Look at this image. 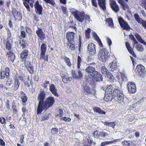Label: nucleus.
Masks as SVG:
<instances>
[{"mask_svg": "<svg viewBox=\"0 0 146 146\" xmlns=\"http://www.w3.org/2000/svg\"><path fill=\"white\" fill-rule=\"evenodd\" d=\"M115 99L119 103H124V95L119 88H116L114 85H107L105 93L104 100L107 102Z\"/></svg>", "mask_w": 146, "mask_h": 146, "instance_id": "f257e3e1", "label": "nucleus"}, {"mask_svg": "<svg viewBox=\"0 0 146 146\" xmlns=\"http://www.w3.org/2000/svg\"><path fill=\"white\" fill-rule=\"evenodd\" d=\"M54 98L52 97H49L46 99L42 105L40 109L37 111V114L40 113L44 110H46L48 108L52 106L54 102Z\"/></svg>", "mask_w": 146, "mask_h": 146, "instance_id": "f03ea898", "label": "nucleus"}, {"mask_svg": "<svg viewBox=\"0 0 146 146\" xmlns=\"http://www.w3.org/2000/svg\"><path fill=\"white\" fill-rule=\"evenodd\" d=\"M71 13L77 21L82 22L86 15L83 11L80 12L76 9H73L71 11Z\"/></svg>", "mask_w": 146, "mask_h": 146, "instance_id": "7ed1b4c3", "label": "nucleus"}, {"mask_svg": "<svg viewBox=\"0 0 146 146\" xmlns=\"http://www.w3.org/2000/svg\"><path fill=\"white\" fill-rule=\"evenodd\" d=\"M46 94L43 89H40L38 96L37 100L39 101L37 110L40 109L41 106L44 102L43 101L45 97Z\"/></svg>", "mask_w": 146, "mask_h": 146, "instance_id": "20e7f679", "label": "nucleus"}, {"mask_svg": "<svg viewBox=\"0 0 146 146\" xmlns=\"http://www.w3.org/2000/svg\"><path fill=\"white\" fill-rule=\"evenodd\" d=\"M110 56L106 48H102L101 49L99 52V57L100 60L104 61Z\"/></svg>", "mask_w": 146, "mask_h": 146, "instance_id": "39448f33", "label": "nucleus"}, {"mask_svg": "<svg viewBox=\"0 0 146 146\" xmlns=\"http://www.w3.org/2000/svg\"><path fill=\"white\" fill-rule=\"evenodd\" d=\"M135 71L138 74L142 77H144L146 75V72L145 68L143 66L139 64L136 66Z\"/></svg>", "mask_w": 146, "mask_h": 146, "instance_id": "423d86ee", "label": "nucleus"}, {"mask_svg": "<svg viewBox=\"0 0 146 146\" xmlns=\"http://www.w3.org/2000/svg\"><path fill=\"white\" fill-rule=\"evenodd\" d=\"M119 22L121 27H123L124 29L127 31L129 30L130 29V27L128 24L125 22L123 19L121 17H119L118 18Z\"/></svg>", "mask_w": 146, "mask_h": 146, "instance_id": "0eeeda50", "label": "nucleus"}, {"mask_svg": "<svg viewBox=\"0 0 146 146\" xmlns=\"http://www.w3.org/2000/svg\"><path fill=\"white\" fill-rule=\"evenodd\" d=\"M128 90L129 93H134L136 91L135 84L133 82H130L127 85Z\"/></svg>", "mask_w": 146, "mask_h": 146, "instance_id": "6e6552de", "label": "nucleus"}, {"mask_svg": "<svg viewBox=\"0 0 146 146\" xmlns=\"http://www.w3.org/2000/svg\"><path fill=\"white\" fill-rule=\"evenodd\" d=\"M36 13L39 15H42V7L41 5L39 4L38 2L37 1L34 5Z\"/></svg>", "mask_w": 146, "mask_h": 146, "instance_id": "1a4fd4ad", "label": "nucleus"}, {"mask_svg": "<svg viewBox=\"0 0 146 146\" xmlns=\"http://www.w3.org/2000/svg\"><path fill=\"white\" fill-rule=\"evenodd\" d=\"M36 33L40 40H43L45 38V35L42 29L38 28Z\"/></svg>", "mask_w": 146, "mask_h": 146, "instance_id": "9d476101", "label": "nucleus"}, {"mask_svg": "<svg viewBox=\"0 0 146 146\" xmlns=\"http://www.w3.org/2000/svg\"><path fill=\"white\" fill-rule=\"evenodd\" d=\"M110 5L112 10L115 13L117 12L119 10V7L115 1H111Z\"/></svg>", "mask_w": 146, "mask_h": 146, "instance_id": "9b49d317", "label": "nucleus"}, {"mask_svg": "<svg viewBox=\"0 0 146 146\" xmlns=\"http://www.w3.org/2000/svg\"><path fill=\"white\" fill-rule=\"evenodd\" d=\"M49 90L55 96L58 97L59 95L57 93L58 90L53 84H50L49 85Z\"/></svg>", "mask_w": 146, "mask_h": 146, "instance_id": "f8f14e48", "label": "nucleus"}, {"mask_svg": "<svg viewBox=\"0 0 146 146\" xmlns=\"http://www.w3.org/2000/svg\"><path fill=\"white\" fill-rule=\"evenodd\" d=\"M9 69L8 68L5 69V70L2 71L0 72V78L3 79L5 77L6 78H7L9 77Z\"/></svg>", "mask_w": 146, "mask_h": 146, "instance_id": "ddd939ff", "label": "nucleus"}, {"mask_svg": "<svg viewBox=\"0 0 146 146\" xmlns=\"http://www.w3.org/2000/svg\"><path fill=\"white\" fill-rule=\"evenodd\" d=\"M88 52L92 55H94L96 53L95 46L94 44H88Z\"/></svg>", "mask_w": 146, "mask_h": 146, "instance_id": "4468645a", "label": "nucleus"}, {"mask_svg": "<svg viewBox=\"0 0 146 146\" xmlns=\"http://www.w3.org/2000/svg\"><path fill=\"white\" fill-rule=\"evenodd\" d=\"M75 36L74 33L72 32H69L67 33L66 38L68 40L67 42H72L74 41Z\"/></svg>", "mask_w": 146, "mask_h": 146, "instance_id": "2eb2a0df", "label": "nucleus"}, {"mask_svg": "<svg viewBox=\"0 0 146 146\" xmlns=\"http://www.w3.org/2000/svg\"><path fill=\"white\" fill-rule=\"evenodd\" d=\"M86 71L92 75L93 76L96 73H97L96 71L95 68L93 66H89L85 69Z\"/></svg>", "mask_w": 146, "mask_h": 146, "instance_id": "dca6fc26", "label": "nucleus"}, {"mask_svg": "<svg viewBox=\"0 0 146 146\" xmlns=\"http://www.w3.org/2000/svg\"><path fill=\"white\" fill-rule=\"evenodd\" d=\"M121 140V139H114L112 141H105L102 142L101 146H106V145H109L110 143L115 144L117 141H119Z\"/></svg>", "mask_w": 146, "mask_h": 146, "instance_id": "f3484780", "label": "nucleus"}, {"mask_svg": "<svg viewBox=\"0 0 146 146\" xmlns=\"http://www.w3.org/2000/svg\"><path fill=\"white\" fill-rule=\"evenodd\" d=\"M97 73H96L93 76L94 77V79L97 81L99 82L100 81H102L103 80V77L102 74L99 73L98 72H97Z\"/></svg>", "mask_w": 146, "mask_h": 146, "instance_id": "a211bd4d", "label": "nucleus"}, {"mask_svg": "<svg viewBox=\"0 0 146 146\" xmlns=\"http://www.w3.org/2000/svg\"><path fill=\"white\" fill-rule=\"evenodd\" d=\"M62 58L64 59V60L66 63L67 65L70 67L72 66V64L70 60L66 56L64 55L62 57Z\"/></svg>", "mask_w": 146, "mask_h": 146, "instance_id": "6ab92c4d", "label": "nucleus"}, {"mask_svg": "<svg viewBox=\"0 0 146 146\" xmlns=\"http://www.w3.org/2000/svg\"><path fill=\"white\" fill-rule=\"evenodd\" d=\"M29 53L27 50H25L21 52L20 54V58L22 60H25L27 56L28 55Z\"/></svg>", "mask_w": 146, "mask_h": 146, "instance_id": "aec40b11", "label": "nucleus"}, {"mask_svg": "<svg viewBox=\"0 0 146 146\" xmlns=\"http://www.w3.org/2000/svg\"><path fill=\"white\" fill-rule=\"evenodd\" d=\"M98 4L103 10H106V3L105 0H98Z\"/></svg>", "mask_w": 146, "mask_h": 146, "instance_id": "412c9836", "label": "nucleus"}, {"mask_svg": "<svg viewBox=\"0 0 146 146\" xmlns=\"http://www.w3.org/2000/svg\"><path fill=\"white\" fill-rule=\"evenodd\" d=\"M19 82L18 80H15L14 86H12L11 87V90L15 91L19 88Z\"/></svg>", "mask_w": 146, "mask_h": 146, "instance_id": "4be33fe9", "label": "nucleus"}, {"mask_svg": "<svg viewBox=\"0 0 146 146\" xmlns=\"http://www.w3.org/2000/svg\"><path fill=\"white\" fill-rule=\"evenodd\" d=\"M109 67L110 68V70L112 71H113L117 68V64L115 62H113L110 63L109 65Z\"/></svg>", "mask_w": 146, "mask_h": 146, "instance_id": "5701e85b", "label": "nucleus"}, {"mask_svg": "<svg viewBox=\"0 0 146 146\" xmlns=\"http://www.w3.org/2000/svg\"><path fill=\"white\" fill-rule=\"evenodd\" d=\"M135 36L140 43L146 45V42L142 39L139 35L137 33H136L135 34Z\"/></svg>", "mask_w": 146, "mask_h": 146, "instance_id": "b1692460", "label": "nucleus"}, {"mask_svg": "<svg viewBox=\"0 0 146 146\" xmlns=\"http://www.w3.org/2000/svg\"><path fill=\"white\" fill-rule=\"evenodd\" d=\"M133 143L132 141L125 140L122 142L121 144L124 146H132Z\"/></svg>", "mask_w": 146, "mask_h": 146, "instance_id": "393cba45", "label": "nucleus"}, {"mask_svg": "<svg viewBox=\"0 0 146 146\" xmlns=\"http://www.w3.org/2000/svg\"><path fill=\"white\" fill-rule=\"evenodd\" d=\"M20 95L21 96V99L22 102L25 103L27 99V97L26 96V94L23 92H21L20 93Z\"/></svg>", "mask_w": 146, "mask_h": 146, "instance_id": "a878e982", "label": "nucleus"}, {"mask_svg": "<svg viewBox=\"0 0 146 146\" xmlns=\"http://www.w3.org/2000/svg\"><path fill=\"white\" fill-rule=\"evenodd\" d=\"M67 44L68 46L69 47V48L71 50H73L75 49V44L74 41L72 42H67Z\"/></svg>", "mask_w": 146, "mask_h": 146, "instance_id": "bb28decb", "label": "nucleus"}, {"mask_svg": "<svg viewBox=\"0 0 146 146\" xmlns=\"http://www.w3.org/2000/svg\"><path fill=\"white\" fill-rule=\"evenodd\" d=\"M29 76L28 75H22L19 76L20 80L23 82H24L27 80L28 81H29Z\"/></svg>", "mask_w": 146, "mask_h": 146, "instance_id": "cd10ccee", "label": "nucleus"}, {"mask_svg": "<svg viewBox=\"0 0 146 146\" xmlns=\"http://www.w3.org/2000/svg\"><path fill=\"white\" fill-rule=\"evenodd\" d=\"M84 92L86 95H87L90 94L92 93L90 88L87 86L84 87Z\"/></svg>", "mask_w": 146, "mask_h": 146, "instance_id": "c85d7f7f", "label": "nucleus"}, {"mask_svg": "<svg viewBox=\"0 0 146 146\" xmlns=\"http://www.w3.org/2000/svg\"><path fill=\"white\" fill-rule=\"evenodd\" d=\"M93 110L94 112L101 114H105V112L103 110H101L98 107H95L93 108Z\"/></svg>", "mask_w": 146, "mask_h": 146, "instance_id": "c756f323", "label": "nucleus"}, {"mask_svg": "<svg viewBox=\"0 0 146 146\" xmlns=\"http://www.w3.org/2000/svg\"><path fill=\"white\" fill-rule=\"evenodd\" d=\"M93 36L95 38L100 45H103L100 39L96 33H93Z\"/></svg>", "mask_w": 146, "mask_h": 146, "instance_id": "7c9ffc66", "label": "nucleus"}, {"mask_svg": "<svg viewBox=\"0 0 146 146\" xmlns=\"http://www.w3.org/2000/svg\"><path fill=\"white\" fill-rule=\"evenodd\" d=\"M134 16L135 19V20L139 23L141 24V23L143 21L139 17V15L137 14H135L134 15Z\"/></svg>", "mask_w": 146, "mask_h": 146, "instance_id": "2f4dec72", "label": "nucleus"}, {"mask_svg": "<svg viewBox=\"0 0 146 146\" xmlns=\"http://www.w3.org/2000/svg\"><path fill=\"white\" fill-rule=\"evenodd\" d=\"M134 16L135 19V20L139 23L141 24V23L143 21L139 17V15L137 14H135L134 15Z\"/></svg>", "mask_w": 146, "mask_h": 146, "instance_id": "473e14b6", "label": "nucleus"}, {"mask_svg": "<svg viewBox=\"0 0 146 146\" xmlns=\"http://www.w3.org/2000/svg\"><path fill=\"white\" fill-rule=\"evenodd\" d=\"M93 57L92 56H89L86 59L87 63L88 64H92L93 63Z\"/></svg>", "mask_w": 146, "mask_h": 146, "instance_id": "72a5a7b5", "label": "nucleus"}, {"mask_svg": "<svg viewBox=\"0 0 146 146\" xmlns=\"http://www.w3.org/2000/svg\"><path fill=\"white\" fill-rule=\"evenodd\" d=\"M101 71L102 73L105 76H106V74L109 71L108 70L107 68L104 66H102L101 69Z\"/></svg>", "mask_w": 146, "mask_h": 146, "instance_id": "f704fd0d", "label": "nucleus"}, {"mask_svg": "<svg viewBox=\"0 0 146 146\" xmlns=\"http://www.w3.org/2000/svg\"><path fill=\"white\" fill-rule=\"evenodd\" d=\"M15 58V54L13 52H10V59L12 62H13Z\"/></svg>", "mask_w": 146, "mask_h": 146, "instance_id": "c9c22d12", "label": "nucleus"}, {"mask_svg": "<svg viewBox=\"0 0 146 146\" xmlns=\"http://www.w3.org/2000/svg\"><path fill=\"white\" fill-rule=\"evenodd\" d=\"M41 52H46V44L44 43H43L42 44L40 47Z\"/></svg>", "mask_w": 146, "mask_h": 146, "instance_id": "e433bc0d", "label": "nucleus"}, {"mask_svg": "<svg viewBox=\"0 0 146 146\" xmlns=\"http://www.w3.org/2000/svg\"><path fill=\"white\" fill-rule=\"evenodd\" d=\"M136 48L137 50L139 52H142L143 51L144 49L142 46L140 44H138L136 46Z\"/></svg>", "mask_w": 146, "mask_h": 146, "instance_id": "4c0bfd02", "label": "nucleus"}, {"mask_svg": "<svg viewBox=\"0 0 146 146\" xmlns=\"http://www.w3.org/2000/svg\"><path fill=\"white\" fill-rule=\"evenodd\" d=\"M5 50L7 52V54L8 55V57H9V52L8 50H9V42L7 41L6 43V49H5Z\"/></svg>", "mask_w": 146, "mask_h": 146, "instance_id": "58836bf2", "label": "nucleus"}, {"mask_svg": "<svg viewBox=\"0 0 146 146\" xmlns=\"http://www.w3.org/2000/svg\"><path fill=\"white\" fill-rule=\"evenodd\" d=\"M107 21L108 22V25L111 27H113V21L110 18L108 19Z\"/></svg>", "mask_w": 146, "mask_h": 146, "instance_id": "ea45409f", "label": "nucleus"}, {"mask_svg": "<svg viewBox=\"0 0 146 146\" xmlns=\"http://www.w3.org/2000/svg\"><path fill=\"white\" fill-rule=\"evenodd\" d=\"M49 113H45L42 117L41 121H44L48 119L49 118Z\"/></svg>", "mask_w": 146, "mask_h": 146, "instance_id": "a19ab883", "label": "nucleus"}, {"mask_svg": "<svg viewBox=\"0 0 146 146\" xmlns=\"http://www.w3.org/2000/svg\"><path fill=\"white\" fill-rule=\"evenodd\" d=\"M90 29L89 28L86 31L85 34L87 38H90Z\"/></svg>", "mask_w": 146, "mask_h": 146, "instance_id": "79ce46f5", "label": "nucleus"}, {"mask_svg": "<svg viewBox=\"0 0 146 146\" xmlns=\"http://www.w3.org/2000/svg\"><path fill=\"white\" fill-rule=\"evenodd\" d=\"M58 131V129L56 128H52L51 129V133L52 134L54 135L57 134Z\"/></svg>", "mask_w": 146, "mask_h": 146, "instance_id": "37998d69", "label": "nucleus"}, {"mask_svg": "<svg viewBox=\"0 0 146 146\" xmlns=\"http://www.w3.org/2000/svg\"><path fill=\"white\" fill-rule=\"evenodd\" d=\"M81 61V57L80 56H78L77 59V68H80L81 65L80 63Z\"/></svg>", "mask_w": 146, "mask_h": 146, "instance_id": "c03bdc74", "label": "nucleus"}, {"mask_svg": "<svg viewBox=\"0 0 146 146\" xmlns=\"http://www.w3.org/2000/svg\"><path fill=\"white\" fill-rule=\"evenodd\" d=\"M125 45L126 47L129 52L133 49L130 46V44L129 42H126Z\"/></svg>", "mask_w": 146, "mask_h": 146, "instance_id": "a18cd8bd", "label": "nucleus"}, {"mask_svg": "<svg viewBox=\"0 0 146 146\" xmlns=\"http://www.w3.org/2000/svg\"><path fill=\"white\" fill-rule=\"evenodd\" d=\"M61 9L64 14L67 15L68 14V12L66 8L63 6H62Z\"/></svg>", "mask_w": 146, "mask_h": 146, "instance_id": "49530a36", "label": "nucleus"}, {"mask_svg": "<svg viewBox=\"0 0 146 146\" xmlns=\"http://www.w3.org/2000/svg\"><path fill=\"white\" fill-rule=\"evenodd\" d=\"M62 78V80L63 82L64 83H67V78L68 76L65 75H64L61 76Z\"/></svg>", "mask_w": 146, "mask_h": 146, "instance_id": "de8ad7c7", "label": "nucleus"}, {"mask_svg": "<svg viewBox=\"0 0 146 146\" xmlns=\"http://www.w3.org/2000/svg\"><path fill=\"white\" fill-rule=\"evenodd\" d=\"M23 4L27 10H28L29 12H30L31 11L30 9L28 3L26 2H23Z\"/></svg>", "mask_w": 146, "mask_h": 146, "instance_id": "09e8293b", "label": "nucleus"}, {"mask_svg": "<svg viewBox=\"0 0 146 146\" xmlns=\"http://www.w3.org/2000/svg\"><path fill=\"white\" fill-rule=\"evenodd\" d=\"M28 69L29 72L31 74H33L34 72L33 70V66L31 65V66H29L27 68Z\"/></svg>", "mask_w": 146, "mask_h": 146, "instance_id": "8fccbe9b", "label": "nucleus"}, {"mask_svg": "<svg viewBox=\"0 0 146 146\" xmlns=\"http://www.w3.org/2000/svg\"><path fill=\"white\" fill-rule=\"evenodd\" d=\"M50 82L49 81H45L44 82L43 84V86L46 89H47V85L49 84Z\"/></svg>", "mask_w": 146, "mask_h": 146, "instance_id": "3c124183", "label": "nucleus"}, {"mask_svg": "<svg viewBox=\"0 0 146 146\" xmlns=\"http://www.w3.org/2000/svg\"><path fill=\"white\" fill-rule=\"evenodd\" d=\"M100 134V132L97 130L94 131L93 134L94 137L98 138L99 137Z\"/></svg>", "mask_w": 146, "mask_h": 146, "instance_id": "603ef678", "label": "nucleus"}, {"mask_svg": "<svg viewBox=\"0 0 146 146\" xmlns=\"http://www.w3.org/2000/svg\"><path fill=\"white\" fill-rule=\"evenodd\" d=\"M122 6V8L123 10H125L128 7L127 4L124 2L121 5Z\"/></svg>", "mask_w": 146, "mask_h": 146, "instance_id": "864d4df0", "label": "nucleus"}, {"mask_svg": "<svg viewBox=\"0 0 146 146\" xmlns=\"http://www.w3.org/2000/svg\"><path fill=\"white\" fill-rule=\"evenodd\" d=\"M61 120H63L65 121H66V122H68L69 121H71V119L69 118V117H62L61 119Z\"/></svg>", "mask_w": 146, "mask_h": 146, "instance_id": "5fc2aeb1", "label": "nucleus"}, {"mask_svg": "<svg viewBox=\"0 0 146 146\" xmlns=\"http://www.w3.org/2000/svg\"><path fill=\"white\" fill-rule=\"evenodd\" d=\"M142 6L145 8L146 11V0H141Z\"/></svg>", "mask_w": 146, "mask_h": 146, "instance_id": "6e6d98bb", "label": "nucleus"}, {"mask_svg": "<svg viewBox=\"0 0 146 146\" xmlns=\"http://www.w3.org/2000/svg\"><path fill=\"white\" fill-rule=\"evenodd\" d=\"M121 80L123 81H125L127 80V78L126 76L123 74H121Z\"/></svg>", "mask_w": 146, "mask_h": 146, "instance_id": "4d7b16f0", "label": "nucleus"}, {"mask_svg": "<svg viewBox=\"0 0 146 146\" xmlns=\"http://www.w3.org/2000/svg\"><path fill=\"white\" fill-rule=\"evenodd\" d=\"M19 44L22 47V48H24L25 46V43L23 40L20 42Z\"/></svg>", "mask_w": 146, "mask_h": 146, "instance_id": "13d9d810", "label": "nucleus"}, {"mask_svg": "<svg viewBox=\"0 0 146 146\" xmlns=\"http://www.w3.org/2000/svg\"><path fill=\"white\" fill-rule=\"evenodd\" d=\"M45 52H41L40 55V57L39 58V60L40 61L42 59H44V56L45 55Z\"/></svg>", "mask_w": 146, "mask_h": 146, "instance_id": "bf43d9fd", "label": "nucleus"}, {"mask_svg": "<svg viewBox=\"0 0 146 146\" xmlns=\"http://www.w3.org/2000/svg\"><path fill=\"white\" fill-rule=\"evenodd\" d=\"M72 75L73 77L74 78L76 79H78V77L75 72L72 71Z\"/></svg>", "mask_w": 146, "mask_h": 146, "instance_id": "052dcab7", "label": "nucleus"}, {"mask_svg": "<svg viewBox=\"0 0 146 146\" xmlns=\"http://www.w3.org/2000/svg\"><path fill=\"white\" fill-rule=\"evenodd\" d=\"M24 64L26 68H27L31 65L30 62L28 61H25L24 62Z\"/></svg>", "mask_w": 146, "mask_h": 146, "instance_id": "680f3d73", "label": "nucleus"}, {"mask_svg": "<svg viewBox=\"0 0 146 146\" xmlns=\"http://www.w3.org/2000/svg\"><path fill=\"white\" fill-rule=\"evenodd\" d=\"M21 36L23 38H25L26 37V33L25 31H21Z\"/></svg>", "mask_w": 146, "mask_h": 146, "instance_id": "e2e57ef3", "label": "nucleus"}, {"mask_svg": "<svg viewBox=\"0 0 146 146\" xmlns=\"http://www.w3.org/2000/svg\"><path fill=\"white\" fill-rule=\"evenodd\" d=\"M13 15H15V13H16V15L17 16H19L20 15V12H17L15 9H13Z\"/></svg>", "mask_w": 146, "mask_h": 146, "instance_id": "0e129e2a", "label": "nucleus"}, {"mask_svg": "<svg viewBox=\"0 0 146 146\" xmlns=\"http://www.w3.org/2000/svg\"><path fill=\"white\" fill-rule=\"evenodd\" d=\"M78 79L80 78L83 76V74L82 72L80 70H78Z\"/></svg>", "mask_w": 146, "mask_h": 146, "instance_id": "69168bd1", "label": "nucleus"}, {"mask_svg": "<svg viewBox=\"0 0 146 146\" xmlns=\"http://www.w3.org/2000/svg\"><path fill=\"white\" fill-rule=\"evenodd\" d=\"M96 1V0H92V5L93 6L95 7H96L97 6V4Z\"/></svg>", "mask_w": 146, "mask_h": 146, "instance_id": "338daca9", "label": "nucleus"}, {"mask_svg": "<svg viewBox=\"0 0 146 146\" xmlns=\"http://www.w3.org/2000/svg\"><path fill=\"white\" fill-rule=\"evenodd\" d=\"M141 24H142L143 26L146 29V21L143 20Z\"/></svg>", "mask_w": 146, "mask_h": 146, "instance_id": "774afa93", "label": "nucleus"}]
</instances>
